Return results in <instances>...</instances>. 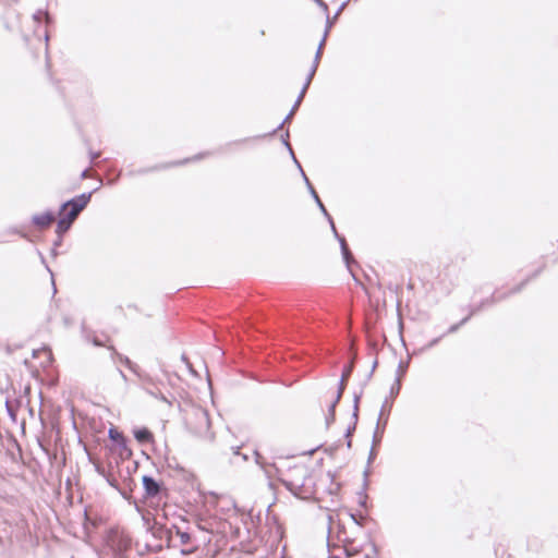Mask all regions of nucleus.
Instances as JSON below:
<instances>
[{"instance_id":"17","label":"nucleus","mask_w":558,"mask_h":558,"mask_svg":"<svg viewBox=\"0 0 558 558\" xmlns=\"http://www.w3.org/2000/svg\"><path fill=\"white\" fill-rule=\"evenodd\" d=\"M41 15H45V17H46V19H48L47 13H41V12H38V14H35V15H34V17H35L36 20H38Z\"/></svg>"},{"instance_id":"13","label":"nucleus","mask_w":558,"mask_h":558,"mask_svg":"<svg viewBox=\"0 0 558 558\" xmlns=\"http://www.w3.org/2000/svg\"><path fill=\"white\" fill-rule=\"evenodd\" d=\"M178 535L182 544H187L191 541V536L186 532H178Z\"/></svg>"},{"instance_id":"16","label":"nucleus","mask_w":558,"mask_h":558,"mask_svg":"<svg viewBox=\"0 0 558 558\" xmlns=\"http://www.w3.org/2000/svg\"><path fill=\"white\" fill-rule=\"evenodd\" d=\"M121 361H123L130 368H132V363L128 357H121Z\"/></svg>"},{"instance_id":"7","label":"nucleus","mask_w":558,"mask_h":558,"mask_svg":"<svg viewBox=\"0 0 558 558\" xmlns=\"http://www.w3.org/2000/svg\"><path fill=\"white\" fill-rule=\"evenodd\" d=\"M143 485L148 496H155L159 492L158 483L150 476L143 477Z\"/></svg>"},{"instance_id":"15","label":"nucleus","mask_w":558,"mask_h":558,"mask_svg":"<svg viewBox=\"0 0 558 558\" xmlns=\"http://www.w3.org/2000/svg\"><path fill=\"white\" fill-rule=\"evenodd\" d=\"M109 436L113 440H118V439L122 438L121 434L119 432L114 430V429H110L109 430Z\"/></svg>"},{"instance_id":"1","label":"nucleus","mask_w":558,"mask_h":558,"mask_svg":"<svg viewBox=\"0 0 558 558\" xmlns=\"http://www.w3.org/2000/svg\"><path fill=\"white\" fill-rule=\"evenodd\" d=\"M280 482L295 497L302 499L310 498L314 493L308 469L302 464L290 468L280 476Z\"/></svg>"},{"instance_id":"22","label":"nucleus","mask_w":558,"mask_h":558,"mask_svg":"<svg viewBox=\"0 0 558 558\" xmlns=\"http://www.w3.org/2000/svg\"><path fill=\"white\" fill-rule=\"evenodd\" d=\"M357 401H359V397H355V405L357 404Z\"/></svg>"},{"instance_id":"8","label":"nucleus","mask_w":558,"mask_h":558,"mask_svg":"<svg viewBox=\"0 0 558 558\" xmlns=\"http://www.w3.org/2000/svg\"><path fill=\"white\" fill-rule=\"evenodd\" d=\"M134 436L140 442H149L153 440V434L146 428L136 429Z\"/></svg>"},{"instance_id":"11","label":"nucleus","mask_w":558,"mask_h":558,"mask_svg":"<svg viewBox=\"0 0 558 558\" xmlns=\"http://www.w3.org/2000/svg\"><path fill=\"white\" fill-rule=\"evenodd\" d=\"M339 400H337V397L333 399V401L330 403L328 409V415L326 416V425L329 426L331 422L335 420V409Z\"/></svg>"},{"instance_id":"3","label":"nucleus","mask_w":558,"mask_h":558,"mask_svg":"<svg viewBox=\"0 0 558 558\" xmlns=\"http://www.w3.org/2000/svg\"><path fill=\"white\" fill-rule=\"evenodd\" d=\"M211 423L207 411L197 409L193 413V421L191 422L192 432L202 440L213 442L215 434L210 429Z\"/></svg>"},{"instance_id":"14","label":"nucleus","mask_w":558,"mask_h":558,"mask_svg":"<svg viewBox=\"0 0 558 558\" xmlns=\"http://www.w3.org/2000/svg\"><path fill=\"white\" fill-rule=\"evenodd\" d=\"M311 192H312L313 196L315 197V199H316V202H317V204H318L319 208L322 209V211H323L325 215H327V211H326V209H325V207H324L323 203L320 202V199H319L318 195L316 194V192L314 191V189H313V187H311Z\"/></svg>"},{"instance_id":"20","label":"nucleus","mask_w":558,"mask_h":558,"mask_svg":"<svg viewBox=\"0 0 558 558\" xmlns=\"http://www.w3.org/2000/svg\"><path fill=\"white\" fill-rule=\"evenodd\" d=\"M319 4H320L325 10H327V4H326L325 2H322V1H320V2H319Z\"/></svg>"},{"instance_id":"5","label":"nucleus","mask_w":558,"mask_h":558,"mask_svg":"<svg viewBox=\"0 0 558 558\" xmlns=\"http://www.w3.org/2000/svg\"><path fill=\"white\" fill-rule=\"evenodd\" d=\"M254 457L256 464L264 471L267 478L271 480L277 477L280 481V476H283V472H281L275 464L266 463L265 459L257 450L254 451Z\"/></svg>"},{"instance_id":"6","label":"nucleus","mask_w":558,"mask_h":558,"mask_svg":"<svg viewBox=\"0 0 558 558\" xmlns=\"http://www.w3.org/2000/svg\"><path fill=\"white\" fill-rule=\"evenodd\" d=\"M53 220L54 216L49 211L33 217L34 223L40 228L48 227Z\"/></svg>"},{"instance_id":"12","label":"nucleus","mask_w":558,"mask_h":558,"mask_svg":"<svg viewBox=\"0 0 558 558\" xmlns=\"http://www.w3.org/2000/svg\"><path fill=\"white\" fill-rule=\"evenodd\" d=\"M72 223H70V221L65 218V217H62L59 221H58V227H57V231L58 233H63L65 232L70 227H71Z\"/></svg>"},{"instance_id":"4","label":"nucleus","mask_w":558,"mask_h":558,"mask_svg":"<svg viewBox=\"0 0 558 558\" xmlns=\"http://www.w3.org/2000/svg\"><path fill=\"white\" fill-rule=\"evenodd\" d=\"M90 199V194H82L76 198H73L62 205V210H65L68 207H71L70 211L64 216L70 223L76 219L78 214L86 207Z\"/></svg>"},{"instance_id":"21","label":"nucleus","mask_w":558,"mask_h":558,"mask_svg":"<svg viewBox=\"0 0 558 558\" xmlns=\"http://www.w3.org/2000/svg\"><path fill=\"white\" fill-rule=\"evenodd\" d=\"M242 458H243L244 461L247 460V456L246 454H243Z\"/></svg>"},{"instance_id":"10","label":"nucleus","mask_w":558,"mask_h":558,"mask_svg":"<svg viewBox=\"0 0 558 558\" xmlns=\"http://www.w3.org/2000/svg\"><path fill=\"white\" fill-rule=\"evenodd\" d=\"M350 373H351V366H349L347 369L343 371L342 373V376H341V380H340V385H339V388H338V391H337V400H340L341 399V396L344 391V388H345V381L347 379L349 378L350 376Z\"/></svg>"},{"instance_id":"19","label":"nucleus","mask_w":558,"mask_h":558,"mask_svg":"<svg viewBox=\"0 0 558 558\" xmlns=\"http://www.w3.org/2000/svg\"><path fill=\"white\" fill-rule=\"evenodd\" d=\"M119 374H120V376L123 378V380H125V379H126V377H125V375H124V373H123V372L119 371Z\"/></svg>"},{"instance_id":"18","label":"nucleus","mask_w":558,"mask_h":558,"mask_svg":"<svg viewBox=\"0 0 558 558\" xmlns=\"http://www.w3.org/2000/svg\"><path fill=\"white\" fill-rule=\"evenodd\" d=\"M94 343H95V345H102V343L100 341H98L97 339L94 340Z\"/></svg>"},{"instance_id":"2","label":"nucleus","mask_w":558,"mask_h":558,"mask_svg":"<svg viewBox=\"0 0 558 558\" xmlns=\"http://www.w3.org/2000/svg\"><path fill=\"white\" fill-rule=\"evenodd\" d=\"M331 25H332V22L330 21L329 17H327V22H326V28H325V32H324V35L318 44V47H317V50H316V53H315V57H314V60L312 62V65L308 70V73H307V76H306V81L304 83V86L301 90V94L293 107V109L291 110V112L287 116L286 120L284 121H288L294 113L295 109L298 108V106L301 104L304 95H305V92L307 89V87L310 86L315 73H316V70L318 68V64H319V61H320V58H322V54H323V49H324V46L326 44V39H327V36L329 34V31L331 28Z\"/></svg>"},{"instance_id":"9","label":"nucleus","mask_w":558,"mask_h":558,"mask_svg":"<svg viewBox=\"0 0 558 558\" xmlns=\"http://www.w3.org/2000/svg\"><path fill=\"white\" fill-rule=\"evenodd\" d=\"M332 230H333L335 233H337L333 225H332ZM336 235L338 236V239L340 241L343 258H344L347 265L349 266V264H350V262L352 259V255H351V253H350V251H349V248L347 246L344 238H341L338 234H336Z\"/></svg>"}]
</instances>
